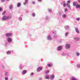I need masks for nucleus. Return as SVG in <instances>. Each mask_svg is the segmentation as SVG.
<instances>
[{"label":"nucleus","mask_w":80,"mask_h":80,"mask_svg":"<svg viewBox=\"0 0 80 80\" xmlns=\"http://www.w3.org/2000/svg\"><path fill=\"white\" fill-rule=\"evenodd\" d=\"M73 6L76 7V8H80V5L78 3H77L75 2H73Z\"/></svg>","instance_id":"1"},{"label":"nucleus","mask_w":80,"mask_h":80,"mask_svg":"<svg viewBox=\"0 0 80 80\" xmlns=\"http://www.w3.org/2000/svg\"><path fill=\"white\" fill-rule=\"evenodd\" d=\"M2 20H8V19H10V17H7V16H4L2 18Z\"/></svg>","instance_id":"2"},{"label":"nucleus","mask_w":80,"mask_h":80,"mask_svg":"<svg viewBox=\"0 0 80 80\" xmlns=\"http://www.w3.org/2000/svg\"><path fill=\"white\" fill-rule=\"evenodd\" d=\"M11 34L9 33H7L6 34V37H11Z\"/></svg>","instance_id":"3"},{"label":"nucleus","mask_w":80,"mask_h":80,"mask_svg":"<svg viewBox=\"0 0 80 80\" xmlns=\"http://www.w3.org/2000/svg\"><path fill=\"white\" fill-rule=\"evenodd\" d=\"M66 48H70V44H66Z\"/></svg>","instance_id":"4"},{"label":"nucleus","mask_w":80,"mask_h":80,"mask_svg":"<svg viewBox=\"0 0 80 80\" xmlns=\"http://www.w3.org/2000/svg\"><path fill=\"white\" fill-rule=\"evenodd\" d=\"M37 70L38 72H40V71H41L42 70V68L39 67L37 68Z\"/></svg>","instance_id":"5"},{"label":"nucleus","mask_w":80,"mask_h":80,"mask_svg":"<svg viewBox=\"0 0 80 80\" xmlns=\"http://www.w3.org/2000/svg\"><path fill=\"white\" fill-rule=\"evenodd\" d=\"M54 77H55V76L54 75H51L50 78L51 80H53V79H54Z\"/></svg>","instance_id":"6"},{"label":"nucleus","mask_w":80,"mask_h":80,"mask_svg":"<svg viewBox=\"0 0 80 80\" xmlns=\"http://www.w3.org/2000/svg\"><path fill=\"white\" fill-rule=\"evenodd\" d=\"M75 30L76 32H77V33H79V31L78 29V28H76L75 29Z\"/></svg>","instance_id":"7"},{"label":"nucleus","mask_w":80,"mask_h":80,"mask_svg":"<svg viewBox=\"0 0 80 80\" xmlns=\"http://www.w3.org/2000/svg\"><path fill=\"white\" fill-rule=\"evenodd\" d=\"M62 50V46H60L58 48V50L60 51Z\"/></svg>","instance_id":"8"},{"label":"nucleus","mask_w":80,"mask_h":80,"mask_svg":"<svg viewBox=\"0 0 80 80\" xmlns=\"http://www.w3.org/2000/svg\"><path fill=\"white\" fill-rule=\"evenodd\" d=\"M8 42H12V39H11L10 38H8Z\"/></svg>","instance_id":"9"},{"label":"nucleus","mask_w":80,"mask_h":80,"mask_svg":"<svg viewBox=\"0 0 80 80\" xmlns=\"http://www.w3.org/2000/svg\"><path fill=\"white\" fill-rule=\"evenodd\" d=\"M26 73H27V70H24L23 71L22 73L23 74H25Z\"/></svg>","instance_id":"10"},{"label":"nucleus","mask_w":80,"mask_h":80,"mask_svg":"<svg viewBox=\"0 0 80 80\" xmlns=\"http://www.w3.org/2000/svg\"><path fill=\"white\" fill-rule=\"evenodd\" d=\"M74 39H75L77 41H78L80 40V38H74Z\"/></svg>","instance_id":"11"},{"label":"nucleus","mask_w":80,"mask_h":80,"mask_svg":"<svg viewBox=\"0 0 80 80\" xmlns=\"http://www.w3.org/2000/svg\"><path fill=\"white\" fill-rule=\"evenodd\" d=\"M67 6L68 7V8H70V4L68 3H67L66 4Z\"/></svg>","instance_id":"12"},{"label":"nucleus","mask_w":80,"mask_h":80,"mask_svg":"<svg viewBox=\"0 0 80 80\" xmlns=\"http://www.w3.org/2000/svg\"><path fill=\"white\" fill-rule=\"evenodd\" d=\"M48 40H52V38H51L50 36L49 35L48 36Z\"/></svg>","instance_id":"13"},{"label":"nucleus","mask_w":80,"mask_h":80,"mask_svg":"<svg viewBox=\"0 0 80 80\" xmlns=\"http://www.w3.org/2000/svg\"><path fill=\"white\" fill-rule=\"evenodd\" d=\"M21 6V3H18L17 6L18 7H20Z\"/></svg>","instance_id":"14"},{"label":"nucleus","mask_w":80,"mask_h":80,"mask_svg":"<svg viewBox=\"0 0 80 80\" xmlns=\"http://www.w3.org/2000/svg\"><path fill=\"white\" fill-rule=\"evenodd\" d=\"M52 64H48V67H52Z\"/></svg>","instance_id":"15"},{"label":"nucleus","mask_w":80,"mask_h":80,"mask_svg":"<svg viewBox=\"0 0 80 80\" xmlns=\"http://www.w3.org/2000/svg\"><path fill=\"white\" fill-rule=\"evenodd\" d=\"M45 78L46 79H48L49 78V76L48 75L46 76L45 77Z\"/></svg>","instance_id":"16"},{"label":"nucleus","mask_w":80,"mask_h":80,"mask_svg":"<svg viewBox=\"0 0 80 80\" xmlns=\"http://www.w3.org/2000/svg\"><path fill=\"white\" fill-rule=\"evenodd\" d=\"M71 79L72 80H77V79L75 78L74 77H72Z\"/></svg>","instance_id":"17"},{"label":"nucleus","mask_w":80,"mask_h":80,"mask_svg":"<svg viewBox=\"0 0 80 80\" xmlns=\"http://www.w3.org/2000/svg\"><path fill=\"white\" fill-rule=\"evenodd\" d=\"M10 53H11V52L10 51H8L7 52V54L8 55H9V54H10Z\"/></svg>","instance_id":"18"},{"label":"nucleus","mask_w":80,"mask_h":80,"mask_svg":"<svg viewBox=\"0 0 80 80\" xmlns=\"http://www.w3.org/2000/svg\"><path fill=\"white\" fill-rule=\"evenodd\" d=\"M28 2V0H25V2L24 3V5H26V4L27 3V2Z\"/></svg>","instance_id":"19"},{"label":"nucleus","mask_w":80,"mask_h":80,"mask_svg":"<svg viewBox=\"0 0 80 80\" xmlns=\"http://www.w3.org/2000/svg\"><path fill=\"white\" fill-rule=\"evenodd\" d=\"M66 30H68L69 29V27L68 26H66L65 27Z\"/></svg>","instance_id":"20"},{"label":"nucleus","mask_w":80,"mask_h":80,"mask_svg":"<svg viewBox=\"0 0 80 80\" xmlns=\"http://www.w3.org/2000/svg\"><path fill=\"white\" fill-rule=\"evenodd\" d=\"M63 18H66V15L65 14H63L62 15Z\"/></svg>","instance_id":"21"},{"label":"nucleus","mask_w":80,"mask_h":80,"mask_svg":"<svg viewBox=\"0 0 80 80\" xmlns=\"http://www.w3.org/2000/svg\"><path fill=\"white\" fill-rule=\"evenodd\" d=\"M49 72V71H46L45 72V73H46V74H47V73H48Z\"/></svg>","instance_id":"22"},{"label":"nucleus","mask_w":80,"mask_h":80,"mask_svg":"<svg viewBox=\"0 0 80 80\" xmlns=\"http://www.w3.org/2000/svg\"><path fill=\"white\" fill-rule=\"evenodd\" d=\"M6 13V12L5 11H4L3 13H2V15H4L5 14V13Z\"/></svg>","instance_id":"23"},{"label":"nucleus","mask_w":80,"mask_h":80,"mask_svg":"<svg viewBox=\"0 0 80 80\" xmlns=\"http://www.w3.org/2000/svg\"><path fill=\"white\" fill-rule=\"evenodd\" d=\"M76 55L77 56H79L80 55V53L77 52L76 53Z\"/></svg>","instance_id":"24"},{"label":"nucleus","mask_w":80,"mask_h":80,"mask_svg":"<svg viewBox=\"0 0 80 80\" xmlns=\"http://www.w3.org/2000/svg\"><path fill=\"white\" fill-rule=\"evenodd\" d=\"M12 7H13V6L12 5H11L10 7H9V8L10 9H12Z\"/></svg>","instance_id":"25"},{"label":"nucleus","mask_w":80,"mask_h":80,"mask_svg":"<svg viewBox=\"0 0 80 80\" xmlns=\"http://www.w3.org/2000/svg\"><path fill=\"white\" fill-rule=\"evenodd\" d=\"M68 32H67L66 33H65L66 37H67V35H68Z\"/></svg>","instance_id":"26"},{"label":"nucleus","mask_w":80,"mask_h":80,"mask_svg":"<svg viewBox=\"0 0 80 80\" xmlns=\"http://www.w3.org/2000/svg\"><path fill=\"white\" fill-rule=\"evenodd\" d=\"M67 3H70V0H68L67 1Z\"/></svg>","instance_id":"27"},{"label":"nucleus","mask_w":80,"mask_h":80,"mask_svg":"<svg viewBox=\"0 0 80 80\" xmlns=\"http://www.w3.org/2000/svg\"><path fill=\"white\" fill-rule=\"evenodd\" d=\"M63 5L64 7H66V4H65V2H64L63 4Z\"/></svg>","instance_id":"28"},{"label":"nucleus","mask_w":80,"mask_h":80,"mask_svg":"<svg viewBox=\"0 0 80 80\" xmlns=\"http://www.w3.org/2000/svg\"><path fill=\"white\" fill-rule=\"evenodd\" d=\"M19 19L20 21L22 20V18H19Z\"/></svg>","instance_id":"29"},{"label":"nucleus","mask_w":80,"mask_h":80,"mask_svg":"<svg viewBox=\"0 0 80 80\" xmlns=\"http://www.w3.org/2000/svg\"><path fill=\"white\" fill-rule=\"evenodd\" d=\"M76 20H77L78 21H79V20H80V18H77Z\"/></svg>","instance_id":"30"},{"label":"nucleus","mask_w":80,"mask_h":80,"mask_svg":"<svg viewBox=\"0 0 80 80\" xmlns=\"http://www.w3.org/2000/svg\"><path fill=\"white\" fill-rule=\"evenodd\" d=\"M33 75V72H32L30 74V75H31V76Z\"/></svg>","instance_id":"31"},{"label":"nucleus","mask_w":80,"mask_h":80,"mask_svg":"<svg viewBox=\"0 0 80 80\" xmlns=\"http://www.w3.org/2000/svg\"><path fill=\"white\" fill-rule=\"evenodd\" d=\"M68 10L66 8L64 9L65 12H67V11Z\"/></svg>","instance_id":"32"},{"label":"nucleus","mask_w":80,"mask_h":80,"mask_svg":"<svg viewBox=\"0 0 80 80\" xmlns=\"http://www.w3.org/2000/svg\"><path fill=\"white\" fill-rule=\"evenodd\" d=\"M77 67L78 68L80 67V64H78L77 65Z\"/></svg>","instance_id":"33"},{"label":"nucleus","mask_w":80,"mask_h":80,"mask_svg":"<svg viewBox=\"0 0 80 80\" xmlns=\"http://www.w3.org/2000/svg\"><path fill=\"white\" fill-rule=\"evenodd\" d=\"M32 15L33 17H34V16H35V13H32Z\"/></svg>","instance_id":"34"},{"label":"nucleus","mask_w":80,"mask_h":80,"mask_svg":"<svg viewBox=\"0 0 80 80\" xmlns=\"http://www.w3.org/2000/svg\"><path fill=\"white\" fill-rule=\"evenodd\" d=\"M2 8H0V12H1V11H2Z\"/></svg>","instance_id":"35"},{"label":"nucleus","mask_w":80,"mask_h":80,"mask_svg":"<svg viewBox=\"0 0 80 80\" xmlns=\"http://www.w3.org/2000/svg\"><path fill=\"white\" fill-rule=\"evenodd\" d=\"M5 80H8V77H6L5 78Z\"/></svg>","instance_id":"36"},{"label":"nucleus","mask_w":80,"mask_h":80,"mask_svg":"<svg viewBox=\"0 0 80 80\" xmlns=\"http://www.w3.org/2000/svg\"><path fill=\"white\" fill-rule=\"evenodd\" d=\"M32 3H33V4H35V2H33Z\"/></svg>","instance_id":"37"},{"label":"nucleus","mask_w":80,"mask_h":80,"mask_svg":"<svg viewBox=\"0 0 80 80\" xmlns=\"http://www.w3.org/2000/svg\"><path fill=\"white\" fill-rule=\"evenodd\" d=\"M5 0H1V1H2V2H5Z\"/></svg>","instance_id":"38"},{"label":"nucleus","mask_w":80,"mask_h":80,"mask_svg":"<svg viewBox=\"0 0 80 80\" xmlns=\"http://www.w3.org/2000/svg\"><path fill=\"white\" fill-rule=\"evenodd\" d=\"M49 12H51L52 10L51 9H49Z\"/></svg>","instance_id":"39"},{"label":"nucleus","mask_w":80,"mask_h":80,"mask_svg":"<svg viewBox=\"0 0 80 80\" xmlns=\"http://www.w3.org/2000/svg\"><path fill=\"white\" fill-rule=\"evenodd\" d=\"M62 56H64V53L62 54Z\"/></svg>","instance_id":"40"},{"label":"nucleus","mask_w":80,"mask_h":80,"mask_svg":"<svg viewBox=\"0 0 80 80\" xmlns=\"http://www.w3.org/2000/svg\"><path fill=\"white\" fill-rule=\"evenodd\" d=\"M42 0H38V1H39V2H41V1Z\"/></svg>","instance_id":"41"},{"label":"nucleus","mask_w":80,"mask_h":80,"mask_svg":"<svg viewBox=\"0 0 80 80\" xmlns=\"http://www.w3.org/2000/svg\"><path fill=\"white\" fill-rule=\"evenodd\" d=\"M78 2H80V0H78Z\"/></svg>","instance_id":"42"},{"label":"nucleus","mask_w":80,"mask_h":80,"mask_svg":"<svg viewBox=\"0 0 80 80\" xmlns=\"http://www.w3.org/2000/svg\"><path fill=\"white\" fill-rule=\"evenodd\" d=\"M59 15H61V13H60Z\"/></svg>","instance_id":"43"},{"label":"nucleus","mask_w":80,"mask_h":80,"mask_svg":"<svg viewBox=\"0 0 80 80\" xmlns=\"http://www.w3.org/2000/svg\"><path fill=\"white\" fill-rule=\"evenodd\" d=\"M5 75H7V74H5Z\"/></svg>","instance_id":"44"}]
</instances>
